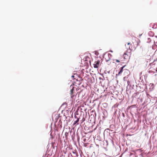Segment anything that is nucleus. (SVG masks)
I'll return each instance as SVG.
<instances>
[{"mask_svg": "<svg viewBox=\"0 0 157 157\" xmlns=\"http://www.w3.org/2000/svg\"><path fill=\"white\" fill-rule=\"evenodd\" d=\"M131 54V52H128V51L127 50L123 55L124 58L125 59H127L129 58Z\"/></svg>", "mask_w": 157, "mask_h": 157, "instance_id": "nucleus-1", "label": "nucleus"}, {"mask_svg": "<svg viewBox=\"0 0 157 157\" xmlns=\"http://www.w3.org/2000/svg\"><path fill=\"white\" fill-rule=\"evenodd\" d=\"M100 61L99 60H98L94 62L93 64L94 68H98L99 67L100 64Z\"/></svg>", "mask_w": 157, "mask_h": 157, "instance_id": "nucleus-2", "label": "nucleus"}, {"mask_svg": "<svg viewBox=\"0 0 157 157\" xmlns=\"http://www.w3.org/2000/svg\"><path fill=\"white\" fill-rule=\"evenodd\" d=\"M150 26H152V28L153 29H156L157 28V24H151Z\"/></svg>", "mask_w": 157, "mask_h": 157, "instance_id": "nucleus-3", "label": "nucleus"}, {"mask_svg": "<svg viewBox=\"0 0 157 157\" xmlns=\"http://www.w3.org/2000/svg\"><path fill=\"white\" fill-rule=\"evenodd\" d=\"M70 87L71 88L72 87V88L70 90V94H71L74 93V87L73 86H70Z\"/></svg>", "mask_w": 157, "mask_h": 157, "instance_id": "nucleus-4", "label": "nucleus"}, {"mask_svg": "<svg viewBox=\"0 0 157 157\" xmlns=\"http://www.w3.org/2000/svg\"><path fill=\"white\" fill-rule=\"evenodd\" d=\"M125 66V65H124V66L121 67V68L120 69V71H119V72H118V74L119 75L121 74V73L122 72L123 68Z\"/></svg>", "mask_w": 157, "mask_h": 157, "instance_id": "nucleus-5", "label": "nucleus"}, {"mask_svg": "<svg viewBox=\"0 0 157 157\" xmlns=\"http://www.w3.org/2000/svg\"><path fill=\"white\" fill-rule=\"evenodd\" d=\"M75 93L70 94L71 98L72 99H75Z\"/></svg>", "mask_w": 157, "mask_h": 157, "instance_id": "nucleus-6", "label": "nucleus"}, {"mask_svg": "<svg viewBox=\"0 0 157 157\" xmlns=\"http://www.w3.org/2000/svg\"><path fill=\"white\" fill-rule=\"evenodd\" d=\"M75 93L70 94L71 98L72 99H75Z\"/></svg>", "mask_w": 157, "mask_h": 157, "instance_id": "nucleus-7", "label": "nucleus"}, {"mask_svg": "<svg viewBox=\"0 0 157 157\" xmlns=\"http://www.w3.org/2000/svg\"><path fill=\"white\" fill-rule=\"evenodd\" d=\"M75 118H77V120L74 121V124H75L76 123L78 122L79 121V118H77L75 115Z\"/></svg>", "mask_w": 157, "mask_h": 157, "instance_id": "nucleus-8", "label": "nucleus"}, {"mask_svg": "<svg viewBox=\"0 0 157 157\" xmlns=\"http://www.w3.org/2000/svg\"><path fill=\"white\" fill-rule=\"evenodd\" d=\"M116 62L120 63L121 61H123V60L121 59H120L119 60L116 59L114 60Z\"/></svg>", "mask_w": 157, "mask_h": 157, "instance_id": "nucleus-9", "label": "nucleus"}, {"mask_svg": "<svg viewBox=\"0 0 157 157\" xmlns=\"http://www.w3.org/2000/svg\"><path fill=\"white\" fill-rule=\"evenodd\" d=\"M83 94V93H82V91H81L78 94V97H80V95L82 94Z\"/></svg>", "mask_w": 157, "mask_h": 157, "instance_id": "nucleus-10", "label": "nucleus"}, {"mask_svg": "<svg viewBox=\"0 0 157 157\" xmlns=\"http://www.w3.org/2000/svg\"><path fill=\"white\" fill-rule=\"evenodd\" d=\"M130 44V43H127L126 44H125V46H126L127 47H128V46L129 45V44Z\"/></svg>", "mask_w": 157, "mask_h": 157, "instance_id": "nucleus-11", "label": "nucleus"}, {"mask_svg": "<svg viewBox=\"0 0 157 157\" xmlns=\"http://www.w3.org/2000/svg\"><path fill=\"white\" fill-rule=\"evenodd\" d=\"M152 33V32H150L149 33V34H150L151 33Z\"/></svg>", "mask_w": 157, "mask_h": 157, "instance_id": "nucleus-12", "label": "nucleus"}, {"mask_svg": "<svg viewBox=\"0 0 157 157\" xmlns=\"http://www.w3.org/2000/svg\"><path fill=\"white\" fill-rule=\"evenodd\" d=\"M67 134H68V133H65V135H66V136L67 135Z\"/></svg>", "mask_w": 157, "mask_h": 157, "instance_id": "nucleus-13", "label": "nucleus"}, {"mask_svg": "<svg viewBox=\"0 0 157 157\" xmlns=\"http://www.w3.org/2000/svg\"><path fill=\"white\" fill-rule=\"evenodd\" d=\"M67 134H68V133H65V135H66V136L67 135Z\"/></svg>", "mask_w": 157, "mask_h": 157, "instance_id": "nucleus-14", "label": "nucleus"}, {"mask_svg": "<svg viewBox=\"0 0 157 157\" xmlns=\"http://www.w3.org/2000/svg\"><path fill=\"white\" fill-rule=\"evenodd\" d=\"M71 77H72V78H74V75H72L71 76Z\"/></svg>", "mask_w": 157, "mask_h": 157, "instance_id": "nucleus-15", "label": "nucleus"}, {"mask_svg": "<svg viewBox=\"0 0 157 157\" xmlns=\"http://www.w3.org/2000/svg\"><path fill=\"white\" fill-rule=\"evenodd\" d=\"M128 48H130V46H128Z\"/></svg>", "mask_w": 157, "mask_h": 157, "instance_id": "nucleus-16", "label": "nucleus"}, {"mask_svg": "<svg viewBox=\"0 0 157 157\" xmlns=\"http://www.w3.org/2000/svg\"><path fill=\"white\" fill-rule=\"evenodd\" d=\"M77 112V111L75 113V114H76V112Z\"/></svg>", "mask_w": 157, "mask_h": 157, "instance_id": "nucleus-17", "label": "nucleus"}, {"mask_svg": "<svg viewBox=\"0 0 157 157\" xmlns=\"http://www.w3.org/2000/svg\"><path fill=\"white\" fill-rule=\"evenodd\" d=\"M150 39V38H148V40H149V39Z\"/></svg>", "mask_w": 157, "mask_h": 157, "instance_id": "nucleus-18", "label": "nucleus"}, {"mask_svg": "<svg viewBox=\"0 0 157 157\" xmlns=\"http://www.w3.org/2000/svg\"><path fill=\"white\" fill-rule=\"evenodd\" d=\"M82 96H80V97H81V98H82Z\"/></svg>", "mask_w": 157, "mask_h": 157, "instance_id": "nucleus-19", "label": "nucleus"}]
</instances>
